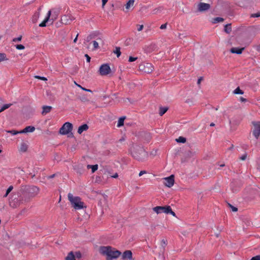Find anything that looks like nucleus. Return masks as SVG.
<instances>
[{"instance_id":"4c0bfd02","label":"nucleus","mask_w":260,"mask_h":260,"mask_svg":"<svg viewBox=\"0 0 260 260\" xmlns=\"http://www.w3.org/2000/svg\"><path fill=\"white\" fill-rule=\"evenodd\" d=\"M168 214H171L173 216L176 217L175 213L174 211H172V209H171L170 206H169V207Z\"/></svg>"},{"instance_id":"a19ab883","label":"nucleus","mask_w":260,"mask_h":260,"mask_svg":"<svg viewBox=\"0 0 260 260\" xmlns=\"http://www.w3.org/2000/svg\"><path fill=\"white\" fill-rule=\"evenodd\" d=\"M22 36H19L17 38H14L13 39L12 41L14 42H20V41H21V40L22 39Z\"/></svg>"},{"instance_id":"37998d69","label":"nucleus","mask_w":260,"mask_h":260,"mask_svg":"<svg viewBox=\"0 0 260 260\" xmlns=\"http://www.w3.org/2000/svg\"><path fill=\"white\" fill-rule=\"evenodd\" d=\"M75 84L77 86L79 87L80 88H81L82 90H83L84 91H86L87 92H92V91L90 89H86L85 88L82 87L81 85L77 84L76 82H75Z\"/></svg>"},{"instance_id":"9d476101","label":"nucleus","mask_w":260,"mask_h":260,"mask_svg":"<svg viewBox=\"0 0 260 260\" xmlns=\"http://www.w3.org/2000/svg\"><path fill=\"white\" fill-rule=\"evenodd\" d=\"M139 70L145 73L150 74L153 71L154 68L150 63L142 62L139 65Z\"/></svg>"},{"instance_id":"6ab92c4d","label":"nucleus","mask_w":260,"mask_h":260,"mask_svg":"<svg viewBox=\"0 0 260 260\" xmlns=\"http://www.w3.org/2000/svg\"><path fill=\"white\" fill-rule=\"evenodd\" d=\"M42 109L43 110L42 111L41 114L43 115H45L46 114L49 113L51 111V110L52 109V107L50 106H43L42 107Z\"/></svg>"},{"instance_id":"0e129e2a","label":"nucleus","mask_w":260,"mask_h":260,"mask_svg":"<svg viewBox=\"0 0 260 260\" xmlns=\"http://www.w3.org/2000/svg\"><path fill=\"white\" fill-rule=\"evenodd\" d=\"M35 17H36L35 20H34V18L32 19V21L34 22H35L37 21V18L39 17V14H37L36 16H35Z\"/></svg>"},{"instance_id":"423d86ee","label":"nucleus","mask_w":260,"mask_h":260,"mask_svg":"<svg viewBox=\"0 0 260 260\" xmlns=\"http://www.w3.org/2000/svg\"><path fill=\"white\" fill-rule=\"evenodd\" d=\"M24 203V197L21 195V192L13 194L9 200V205L13 208H17Z\"/></svg>"},{"instance_id":"49530a36","label":"nucleus","mask_w":260,"mask_h":260,"mask_svg":"<svg viewBox=\"0 0 260 260\" xmlns=\"http://www.w3.org/2000/svg\"><path fill=\"white\" fill-rule=\"evenodd\" d=\"M260 17V12H257L256 13L252 14L251 17Z\"/></svg>"},{"instance_id":"f8f14e48","label":"nucleus","mask_w":260,"mask_h":260,"mask_svg":"<svg viewBox=\"0 0 260 260\" xmlns=\"http://www.w3.org/2000/svg\"><path fill=\"white\" fill-rule=\"evenodd\" d=\"M111 72V69L108 63L102 64L99 69V73L101 76H106Z\"/></svg>"},{"instance_id":"aec40b11","label":"nucleus","mask_w":260,"mask_h":260,"mask_svg":"<svg viewBox=\"0 0 260 260\" xmlns=\"http://www.w3.org/2000/svg\"><path fill=\"white\" fill-rule=\"evenodd\" d=\"M244 50V48H232L230 49V52L232 53H236L237 54H241L243 51Z\"/></svg>"},{"instance_id":"7c9ffc66","label":"nucleus","mask_w":260,"mask_h":260,"mask_svg":"<svg viewBox=\"0 0 260 260\" xmlns=\"http://www.w3.org/2000/svg\"><path fill=\"white\" fill-rule=\"evenodd\" d=\"M223 21V19L221 17H216L213 19L212 22L214 23H216L220 22H222Z\"/></svg>"},{"instance_id":"473e14b6","label":"nucleus","mask_w":260,"mask_h":260,"mask_svg":"<svg viewBox=\"0 0 260 260\" xmlns=\"http://www.w3.org/2000/svg\"><path fill=\"white\" fill-rule=\"evenodd\" d=\"M234 93L235 94H243V91L241 90L240 89L239 87H237L234 91Z\"/></svg>"},{"instance_id":"6e6d98bb","label":"nucleus","mask_w":260,"mask_h":260,"mask_svg":"<svg viewBox=\"0 0 260 260\" xmlns=\"http://www.w3.org/2000/svg\"><path fill=\"white\" fill-rule=\"evenodd\" d=\"M85 57H86V60H87V62H90V56H89L88 54H86L85 55Z\"/></svg>"},{"instance_id":"6e6552de","label":"nucleus","mask_w":260,"mask_h":260,"mask_svg":"<svg viewBox=\"0 0 260 260\" xmlns=\"http://www.w3.org/2000/svg\"><path fill=\"white\" fill-rule=\"evenodd\" d=\"M235 32H256L260 31V26L241 25L235 28Z\"/></svg>"},{"instance_id":"f03ea898","label":"nucleus","mask_w":260,"mask_h":260,"mask_svg":"<svg viewBox=\"0 0 260 260\" xmlns=\"http://www.w3.org/2000/svg\"><path fill=\"white\" fill-rule=\"evenodd\" d=\"M40 189L36 186H23L20 190L21 195L24 197L25 203H27L39 193Z\"/></svg>"},{"instance_id":"4be33fe9","label":"nucleus","mask_w":260,"mask_h":260,"mask_svg":"<svg viewBox=\"0 0 260 260\" xmlns=\"http://www.w3.org/2000/svg\"><path fill=\"white\" fill-rule=\"evenodd\" d=\"M135 0H129L125 5V9L128 10L131 7L134 6Z\"/></svg>"},{"instance_id":"f3484780","label":"nucleus","mask_w":260,"mask_h":260,"mask_svg":"<svg viewBox=\"0 0 260 260\" xmlns=\"http://www.w3.org/2000/svg\"><path fill=\"white\" fill-rule=\"evenodd\" d=\"M122 258L123 259H132V251L131 250L125 251L122 255Z\"/></svg>"},{"instance_id":"5701e85b","label":"nucleus","mask_w":260,"mask_h":260,"mask_svg":"<svg viewBox=\"0 0 260 260\" xmlns=\"http://www.w3.org/2000/svg\"><path fill=\"white\" fill-rule=\"evenodd\" d=\"M27 148L28 146L25 143H22L19 148V151L22 152H25L27 151Z\"/></svg>"},{"instance_id":"9b49d317","label":"nucleus","mask_w":260,"mask_h":260,"mask_svg":"<svg viewBox=\"0 0 260 260\" xmlns=\"http://www.w3.org/2000/svg\"><path fill=\"white\" fill-rule=\"evenodd\" d=\"M252 124L253 126L252 134L256 139H258L260 136V121H253Z\"/></svg>"},{"instance_id":"a18cd8bd","label":"nucleus","mask_w":260,"mask_h":260,"mask_svg":"<svg viewBox=\"0 0 260 260\" xmlns=\"http://www.w3.org/2000/svg\"><path fill=\"white\" fill-rule=\"evenodd\" d=\"M35 78H36V79H38L41 80H43V81H47V78L46 77H41V76H35Z\"/></svg>"},{"instance_id":"39448f33","label":"nucleus","mask_w":260,"mask_h":260,"mask_svg":"<svg viewBox=\"0 0 260 260\" xmlns=\"http://www.w3.org/2000/svg\"><path fill=\"white\" fill-rule=\"evenodd\" d=\"M58 15V10H52V11H49L45 19L39 26L40 27H44L47 25V23L52 24L53 21L57 19Z\"/></svg>"},{"instance_id":"de8ad7c7","label":"nucleus","mask_w":260,"mask_h":260,"mask_svg":"<svg viewBox=\"0 0 260 260\" xmlns=\"http://www.w3.org/2000/svg\"><path fill=\"white\" fill-rule=\"evenodd\" d=\"M247 156V154L246 153H245V154H244L242 156H241L240 157V159L242 160H245L246 159Z\"/></svg>"},{"instance_id":"f257e3e1","label":"nucleus","mask_w":260,"mask_h":260,"mask_svg":"<svg viewBox=\"0 0 260 260\" xmlns=\"http://www.w3.org/2000/svg\"><path fill=\"white\" fill-rule=\"evenodd\" d=\"M129 152L131 155L139 161H144L148 157V152L141 145L133 144L130 148Z\"/></svg>"},{"instance_id":"f704fd0d","label":"nucleus","mask_w":260,"mask_h":260,"mask_svg":"<svg viewBox=\"0 0 260 260\" xmlns=\"http://www.w3.org/2000/svg\"><path fill=\"white\" fill-rule=\"evenodd\" d=\"M167 245V240H165V239H162L161 241V246H162L163 250L165 249V246Z\"/></svg>"},{"instance_id":"393cba45","label":"nucleus","mask_w":260,"mask_h":260,"mask_svg":"<svg viewBox=\"0 0 260 260\" xmlns=\"http://www.w3.org/2000/svg\"><path fill=\"white\" fill-rule=\"evenodd\" d=\"M168 110V108L167 107L159 108V114L160 116L163 115Z\"/></svg>"},{"instance_id":"58836bf2","label":"nucleus","mask_w":260,"mask_h":260,"mask_svg":"<svg viewBox=\"0 0 260 260\" xmlns=\"http://www.w3.org/2000/svg\"><path fill=\"white\" fill-rule=\"evenodd\" d=\"M157 152V149H153L150 152V155L153 157L156 155Z\"/></svg>"},{"instance_id":"a878e982","label":"nucleus","mask_w":260,"mask_h":260,"mask_svg":"<svg viewBox=\"0 0 260 260\" xmlns=\"http://www.w3.org/2000/svg\"><path fill=\"white\" fill-rule=\"evenodd\" d=\"M224 30L225 32H230L232 31L231 24H228L224 26Z\"/></svg>"},{"instance_id":"cd10ccee","label":"nucleus","mask_w":260,"mask_h":260,"mask_svg":"<svg viewBox=\"0 0 260 260\" xmlns=\"http://www.w3.org/2000/svg\"><path fill=\"white\" fill-rule=\"evenodd\" d=\"M7 60L6 54L4 53H0V62Z\"/></svg>"},{"instance_id":"09e8293b","label":"nucleus","mask_w":260,"mask_h":260,"mask_svg":"<svg viewBox=\"0 0 260 260\" xmlns=\"http://www.w3.org/2000/svg\"><path fill=\"white\" fill-rule=\"evenodd\" d=\"M161 8L160 7L155 8L153 10V14H156L159 11H161Z\"/></svg>"},{"instance_id":"ea45409f","label":"nucleus","mask_w":260,"mask_h":260,"mask_svg":"<svg viewBox=\"0 0 260 260\" xmlns=\"http://www.w3.org/2000/svg\"><path fill=\"white\" fill-rule=\"evenodd\" d=\"M12 105V104H5V105H3V107H2V110H4V111L6 109L9 108Z\"/></svg>"},{"instance_id":"a211bd4d","label":"nucleus","mask_w":260,"mask_h":260,"mask_svg":"<svg viewBox=\"0 0 260 260\" xmlns=\"http://www.w3.org/2000/svg\"><path fill=\"white\" fill-rule=\"evenodd\" d=\"M35 130V127L33 126H28L25 128L20 131V133H27L29 132H33Z\"/></svg>"},{"instance_id":"20e7f679","label":"nucleus","mask_w":260,"mask_h":260,"mask_svg":"<svg viewBox=\"0 0 260 260\" xmlns=\"http://www.w3.org/2000/svg\"><path fill=\"white\" fill-rule=\"evenodd\" d=\"M244 35V34H235L229 39V44L230 45H248L251 42V39Z\"/></svg>"},{"instance_id":"e433bc0d","label":"nucleus","mask_w":260,"mask_h":260,"mask_svg":"<svg viewBox=\"0 0 260 260\" xmlns=\"http://www.w3.org/2000/svg\"><path fill=\"white\" fill-rule=\"evenodd\" d=\"M15 46L18 50H23L25 48L24 46L21 44L16 45Z\"/></svg>"},{"instance_id":"1a4fd4ad","label":"nucleus","mask_w":260,"mask_h":260,"mask_svg":"<svg viewBox=\"0 0 260 260\" xmlns=\"http://www.w3.org/2000/svg\"><path fill=\"white\" fill-rule=\"evenodd\" d=\"M73 129V125L71 123L67 122L63 124L59 129V133L61 135L69 134V137H73V134L71 133Z\"/></svg>"},{"instance_id":"bf43d9fd","label":"nucleus","mask_w":260,"mask_h":260,"mask_svg":"<svg viewBox=\"0 0 260 260\" xmlns=\"http://www.w3.org/2000/svg\"><path fill=\"white\" fill-rule=\"evenodd\" d=\"M108 0H102V7L103 8L106 4L107 3Z\"/></svg>"},{"instance_id":"69168bd1","label":"nucleus","mask_w":260,"mask_h":260,"mask_svg":"<svg viewBox=\"0 0 260 260\" xmlns=\"http://www.w3.org/2000/svg\"><path fill=\"white\" fill-rule=\"evenodd\" d=\"M91 39V38L90 37V36H88L87 37V39H86V41H89Z\"/></svg>"},{"instance_id":"3c124183","label":"nucleus","mask_w":260,"mask_h":260,"mask_svg":"<svg viewBox=\"0 0 260 260\" xmlns=\"http://www.w3.org/2000/svg\"><path fill=\"white\" fill-rule=\"evenodd\" d=\"M13 186H10L7 190V194H9L13 189Z\"/></svg>"},{"instance_id":"8fccbe9b","label":"nucleus","mask_w":260,"mask_h":260,"mask_svg":"<svg viewBox=\"0 0 260 260\" xmlns=\"http://www.w3.org/2000/svg\"><path fill=\"white\" fill-rule=\"evenodd\" d=\"M137 59V57H134L132 56H130L129 57L128 61L129 62H133V61L136 60Z\"/></svg>"},{"instance_id":"4468645a","label":"nucleus","mask_w":260,"mask_h":260,"mask_svg":"<svg viewBox=\"0 0 260 260\" xmlns=\"http://www.w3.org/2000/svg\"><path fill=\"white\" fill-rule=\"evenodd\" d=\"M175 176L174 175H171L169 177H166L164 178V184L165 186L168 187H171L173 186L175 182Z\"/></svg>"},{"instance_id":"c03bdc74","label":"nucleus","mask_w":260,"mask_h":260,"mask_svg":"<svg viewBox=\"0 0 260 260\" xmlns=\"http://www.w3.org/2000/svg\"><path fill=\"white\" fill-rule=\"evenodd\" d=\"M91 169H92V172L94 173L98 170V165H92Z\"/></svg>"},{"instance_id":"c756f323","label":"nucleus","mask_w":260,"mask_h":260,"mask_svg":"<svg viewBox=\"0 0 260 260\" xmlns=\"http://www.w3.org/2000/svg\"><path fill=\"white\" fill-rule=\"evenodd\" d=\"M176 141L177 142V143H184L186 142V139L184 137H179L178 138L176 139Z\"/></svg>"},{"instance_id":"2f4dec72","label":"nucleus","mask_w":260,"mask_h":260,"mask_svg":"<svg viewBox=\"0 0 260 260\" xmlns=\"http://www.w3.org/2000/svg\"><path fill=\"white\" fill-rule=\"evenodd\" d=\"M194 155V153L190 150L187 151L185 153V156L187 158H190L192 157Z\"/></svg>"},{"instance_id":"603ef678","label":"nucleus","mask_w":260,"mask_h":260,"mask_svg":"<svg viewBox=\"0 0 260 260\" xmlns=\"http://www.w3.org/2000/svg\"><path fill=\"white\" fill-rule=\"evenodd\" d=\"M137 26H138L137 30L138 31H141L143 28V25H138Z\"/></svg>"},{"instance_id":"c9c22d12","label":"nucleus","mask_w":260,"mask_h":260,"mask_svg":"<svg viewBox=\"0 0 260 260\" xmlns=\"http://www.w3.org/2000/svg\"><path fill=\"white\" fill-rule=\"evenodd\" d=\"M7 133H11L13 135H15L18 134H20V131H17L15 130H12V131H7Z\"/></svg>"},{"instance_id":"2eb2a0df","label":"nucleus","mask_w":260,"mask_h":260,"mask_svg":"<svg viewBox=\"0 0 260 260\" xmlns=\"http://www.w3.org/2000/svg\"><path fill=\"white\" fill-rule=\"evenodd\" d=\"M169 206H156L153 208V210L157 214H159L161 213H165L166 214H168V209Z\"/></svg>"},{"instance_id":"0eeeda50","label":"nucleus","mask_w":260,"mask_h":260,"mask_svg":"<svg viewBox=\"0 0 260 260\" xmlns=\"http://www.w3.org/2000/svg\"><path fill=\"white\" fill-rule=\"evenodd\" d=\"M68 197L72 206L75 209L79 210L86 207V206L84 205V203L81 201L80 198L79 197H74L72 193H69L68 195Z\"/></svg>"},{"instance_id":"79ce46f5","label":"nucleus","mask_w":260,"mask_h":260,"mask_svg":"<svg viewBox=\"0 0 260 260\" xmlns=\"http://www.w3.org/2000/svg\"><path fill=\"white\" fill-rule=\"evenodd\" d=\"M92 43H93V49L94 50H95L96 49H98L99 48V44L98 43L95 41H93L92 42Z\"/></svg>"},{"instance_id":"bb28decb","label":"nucleus","mask_w":260,"mask_h":260,"mask_svg":"<svg viewBox=\"0 0 260 260\" xmlns=\"http://www.w3.org/2000/svg\"><path fill=\"white\" fill-rule=\"evenodd\" d=\"M125 119V117H121L119 118L118 121L117 126L120 127L124 124V120Z\"/></svg>"},{"instance_id":"412c9836","label":"nucleus","mask_w":260,"mask_h":260,"mask_svg":"<svg viewBox=\"0 0 260 260\" xmlns=\"http://www.w3.org/2000/svg\"><path fill=\"white\" fill-rule=\"evenodd\" d=\"M88 128V126L86 124H84L81 126H80L78 129V133L79 134H82V133L84 131L87 130Z\"/></svg>"},{"instance_id":"13d9d810","label":"nucleus","mask_w":260,"mask_h":260,"mask_svg":"<svg viewBox=\"0 0 260 260\" xmlns=\"http://www.w3.org/2000/svg\"><path fill=\"white\" fill-rule=\"evenodd\" d=\"M231 209L233 212H237L238 211V208L234 206H232Z\"/></svg>"},{"instance_id":"680f3d73","label":"nucleus","mask_w":260,"mask_h":260,"mask_svg":"<svg viewBox=\"0 0 260 260\" xmlns=\"http://www.w3.org/2000/svg\"><path fill=\"white\" fill-rule=\"evenodd\" d=\"M112 178H117L118 177V175L117 173H115L114 175L111 176Z\"/></svg>"},{"instance_id":"b1692460","label":"nucleus","mask_w":260,"mask_h":260,"mask_svg":"<svg viewBox=\"0 0 260 260\" xmlns=\"http://www.w3.org/2000/svg\"><path fill=\"white\" fill-rule=\"evenodd\" d=\"M66 260H76L74 253L73 251L70 252L65 258Z\"/></svg>"},{"instance_id":"7ed1b4c3","label":"nucleus","mask_w":260,"mask_h":260,"mask_svg":"<svg viewBox=\"0 0 260 260\" xmlns=\"http://www.w3.org/2000/svg\"><path fill=\"white\" fill-rule=\"evenodd\" d=\"M99 252L101 254L107 256V260H112L113 258H117L121 254L120 251L115 250L114 248L109 246L100 247Z\"/></svg>"},{"instance_id":"5fc2aeb1","label":"nucleus","mask_w":260,"mask_h":260,"mask_svg":"<svg viewBox=\"0 0 260 260\" xmlns=\"http://www.w3.org/2000/svg\"><path fill=\"white\" fill-rule=\"evenodd\" d=\"M147 173V172L145 170H143V171H141L139 173V176H142L143 174H145Z\"/></svg>"},{"instance_id":"4d7b16f0","label":"nucleus","mask_w":260,"mask_h":260,"mask_svg":"<svg viewBox=\"0 0 260 260\" xmlns=\"http://www.w3.org/2000/svg\"><path fill=\"white\" fill-rule=\"evenodd\" d=\"M167 23L163 24H162L160 26V28L161 29H165V28H166L167 27Z\"/></svg>"},{"instance_id":"72a5a7b5","label":"nucleus","mask_w":260,"mask_h":260,"mask_svg":"<svg viewBox=\"0 0 260 260\" xmlns=\"http://www.w3.org/2000/svg\"><path fill=\"white\" fill-rule=\"evenodd\" d=\"M74 255L75 258L76 257L77 258H80L82 257V254L79 251L75 252Z\"/></svg>"},{"instance_id":"338daca9","label":"nucleus","mask_w":260,"mask_h":260,"mask_svg":"<svg viewBox=\"0 0 260 260\" xmlns=\"http://www.w3.org/2000/svg\"><path fill=\"white\" fill-rule=\"evenodd\" d=\"M240 101H241V102H245V101H246V99H244V98H243V97H241V98H240Z\"/></svg>"},{"instance_id":"774afa93","label":"nucleus","mask_w":260,"mask_h":260,"mask_svg":"<svg viewBox=\"0 0 260 260\" xmlns=\"http://www.w3.org/2000/svg\"><path fill=\"white\" fill-rule=\"evenodd\" d=\"M78 34H77V35L76 36V38H75V39L74 40V43H76L77 40V38H78Z\"/></svg>"},{"instance_id":"864d4df0","label":"nucleus","mask_w":260,"mask_h":260,"mask_svg":"<svg viewBox=\"0 0 260 260\" xmlns=\"http://www.w3.org/2000/svg\"><path fill=\"white\" fill-rule=\"evenodd\" d=\"M81 100L82 102H88L89 100L85 96H83L81 98Z\"/></svg>"},{"instance_id":"ddd939ff","label":"nucleus","mask_w":260,"mask_h":260,"mask_svg":"<svg viewBox=\"0 0 260 260\" xmlns=\"http://www.w3.org/2000/svg\"><path fill=\"white\" fill-rule=\"evenodd\" d=\"M75 19V18L71 14L68 13L64 14L61 17V21L63 24H70Z\"/></svg>"},{"instance_id":"e2e57ef3","label":"nucleus","mask_w":260,"mask_h":260,"mask_svg":"<svg viewBox=\"0 0 260 260\" xmlns=\"http://www.w3.org/2000/svg\"><path fill=\"white\" fill-rule=\"evenodd\" d=\"M55 176V174H53V175H50V176H48V178L49 179H51V178H54Z\"/></svg>"},{"instance_id":"c85d7f7f","label":"nucleus","mask_w":260,"mask_h":260,"mask_svg":"<svg viewBox=\"0 0 260 260\" xmlns=\"http://www.w3.org/2000/svg\"><path fill=\"white\" fill-rule=\"evenodd\" d=\"M113 53L116 54L117 57H119L121 55L120 48L116 47L115 50L113 51Z\"/></svg>"},{"instance_id":"052dcab7","label":"nucleus","mask_w":260,"mask_h":260,"mask_svg":"<svg viewBox=\"0 0 260 260\" xmlns=\"http://www.w3.org/2000/svg\"><path fill=\"white\" fill-rule=\"evenodd\" d=\"M203 77H200L198 80V82H197L198 84H200L201 82L203 80Z\"/></svg>"},{"instance_id":"dca6fc26","label":"nucleus","mask_w":260,"mask_h":260,"mask_svg":"<svg viewBox=\"0 0 260 260\" xmlns=\"http://www.w3.org/2000/svg\"><path fill=\"white\" fill-rule=\"evenodd\" d=\"M210 8V5L208 4L200 3L198 5V10L200 12L206 11Z\"/></svg>"}]
</instances>
